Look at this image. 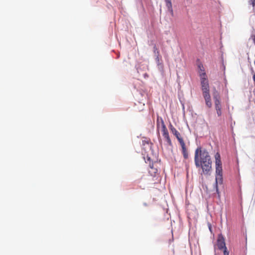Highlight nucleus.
<instances>
[{"label": "nucleus", "mask_w": 255, "mask_h": 255, "mask_svg": "<svg viewBox=\"0 0 255 255\" xmlns=\"http://www.w3.org/2000/svg\"><path fill=\"white\" fill-rule=\"evenodd\" d=\"M180 143V145L181 147V152L183 155V157L185 159H187L188 158V150L185 145V143L184 142L183 138L178 140Z\"/></svg>", "instance_id": "5"}, {"label": "nucleus", "mask_w": 255, "mask_h": 255, "mask_svg": "<svg viewBox=\"0 0 255 255\" xmlns=\"http://www.w3.org/2000/svg\"><path fill=\"white\" fill-rule=\"evenodd\" d=\"M195 164L202 169V173L210 175L212 170V160L209 152L201 147H198L195 152Z\"/></svg>", "instance_id": "1"}, {"label": "nucleus", "mask_w": 255, "mask_h": 255, "mask_svg": "<svg viewBox=\"0 0 255 255\" xmlns=\"http://www.w3.org/2000/svg\"><path fill=\"white\" fill-rule=\"evenodd\" d=\"M224 250V255H229V252L227 251V247L223 249Z\"/></svg>", "instance_id": "14"}, {"label": "nucleus", "mask_w": 255, "mask_h": 255, "mask_svg": "<svg viewBox=\"0 0 255 255\" xmlns=\"http://www.w3.org/2000/svg\"><path fill=\"white\" fill-rule=\"evenodd\" d=\"M200 80L203 96L205 100L206 105L208 108H211L212 104L210 94L209 85L207 76L200 77Z\"/></svg>", "instance_id": "2"}, {"label": "nucleus", "mask_w": 255, "mask_h": 255, "mask_svg": "<svg viewBox=\"0 0 255 255\" xmlns=\"http://www.w3.org/2000/svg\"><path fill=\"white\" fill-rule=\"evenodd\" d=\"M216 165L215 187L217 192H218V184L223 183V169L220 154L217 152L215 155Z\"/></svg>", "instance_id": "3"}, {"label": "nucleus", "mask_w": 255, "mask_h": 255, "mask_svg": "<svg viewBox=\"0 0 255 255\" xmlns=\"http://www.w3.org/2000/svg\"><path fill=\"white\" fill-rule=\"evenodd\" d=\"M169 128L171 132L176 136L178 140L182 138L181 136L180 133L171 124L169 125Z\"/></svg>", "instance_id": "9"}, {"label": "nucleus", "mask_w": 255, "mask_h": 255, "mask_svg": "<svg viewBox=\"0 0 255 255\" xmlns=\"http://www.w3.org/2000/svg\"><path fill=\"white\" fill-rule=\"evenodd\" d=\"M213 99L214 101L215 108L218 117L222 115V106L220 100V96L217 91L215 90L213 94Z\"/></svg>", "instance_id": "4"}, {"label": "nucleus", "mask_w": 255, "mask_h": 255, "mask_svg": "<svg viewBox=\"0 0 255 255\" xmlns=\"http://www.w3.org/2000/svg\"><path fill=\"white\" fill-rule=\"evenodd\" d=\"M153 49H154V52L155 53L156 52H157V53L158 54L159 53V51H158V49L156 46V45H154V47H153Z\"/></svg>", "instance_id": "15"}, {"label": "nucleus", "mask_w": 255, "mask_h": 255, "mask_svg": "<svg viewBox=\"0 0 255 255\" xmlns=\"http://www.w3.org/2000/svg\"><path fill=\"white\" fill-rule=\"evenodd\" d=\"M161 129V131H162V134L165 139H166L167 142L168 143V145L170 146H172V142L170 138L169 133L168 131V130L166 127L162 128Z\"/></svg>", "instance_id": "8"}, {"label": "nucleus", "mask_w": 255, "mask_h": 255, "mask_svg": "<svg viewBox=\"0 0 255 255\" xmlns=\"http://www.w3.org/2000/svg\"><path fill=\"white\" fill-rule=\"evenodd\" d=\"M198 72L200 77L206 76V73L205 72L204 67L202 64L199 63L198 64Z\"/></svg>", "instance_id": "11"}, {"label": "nucleus", "mask_w": 255, "mask_h": 255, "mask_svg": "<svg viewBox=\"0 0 255 255\" xmlns=\"http://www.w3.org/2000/svg\"><path fill=\"white\" fill-rule=\"evenodd\" d=\"M156 126L157 129H162V128L166 127L163 120L161 118L157 117L156 120Z\"/></svg>", "instance_id": "10"}, {"label": "nucleus", "mask_w": 255, "mask_h": 255, "mask_svg": "<svg viewBox=\"0 0 255 255\" xmlns=\"http://www.w3.org/2000/svg\"><path fill=\"white\" fill-rule=\"evenodd\" d=\"M147 160L150 161V158L149 157H148ZM149 166H150L151 170H149V173L151 175V176H153V177H152L153 181H155V180L154 179V178H156L158 175V174H156L157 172V169L153 168V163L150 164V162H149Z\"/></svg>", "instance_id": "7"}, {"label": "nucleus", "mask_w": 255, "mask_h": 255, "mask_svg": "<svg viewBox=\"0 0 255 255\" xmlns=\"http://www.w3.org/2000/svg\"><path fill=\"white\" fill-rule=\"evenodd\" d=\"M249 2L253 7L255 6V0H249Z\"/></svg>", "instance_id": "13"}, {"label": "nucleus", "mask_w": 255, "mask_h": 255, "mask_svg": "<svg viewBox=\"0 0 255 255\" xmlns=\"http://www.w3.org/2000/svg\"><path fill=\"white\" fill-rule=\"evenodd\" d=\"M165 1L166 2V6L168 9V10L171 13L172 15H173V10L172 9L171 0H165Z\"/></svg>", "instance_id": "12"}, {"label": "nucleus", "mask_w": 255, "mask_h": 255, "mask_svg": "<svg viewBox=\"0 0 255 255\" xmlns=\"http://www.w3.org/2000/svg\"><path fill=\"white\" fill-rule=\"evenodd\" d=\"M156 59H157L158 62H159V58H158V57H157Z\"/></svg>", "instance_id": "16"}, {"label": "nucleus", "mask_w": 255, "mask_h": 255, "mask_svg": "<svg viewBox=\"0 0 255 255\" xmlns=\"http://www.w3.org/2000/svg\"><path fill=\"white\" fill-rule=\"evenodd\" d=\"M216 246L220 250L226 248L225 240L222 234H219L218 236Z\"/></svg>", "instance_id": "6"}]
</instances>
